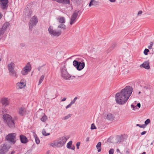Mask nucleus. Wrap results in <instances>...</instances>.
Returning <instances> with one entry per match:
<instances>
[{"label": "nucleus", "mask_w": 154, "mask_h": 154, "mask_svg": "<svg viewBox=\"0 0 154 154\" xmlns=\"http://www.w3.org/2000/svg\"><path fill=\"white\" fill-rule=\"evenodd\" d=\"M132 91V88L128 86L122 89L120 92L117 93L115 95L116 103L119 105L125 103L131 96Z\"/></svg>", "instance_id": "f257e3e1"}, {"label": "nucleus", "mask_w": 154, "mask_h": 154, "mask_svg": "<svg viewBox=\"0 0 154 154\" xmlns=\"http://www.w3.org/2000/svg\"><path fill=\"white\" fill-rule=\"evenodd\" d=\"M3 118L4 123L9 128L13 129L15 128V123L12 117L10 115L4 114L3 115Z\"/></svg>", "instance_id": "f03ea898"}, {"label": "nucleus", "mask_w": 154, "mask_h": 154, "mask_svg": "<svg viewBox=\"0 0 154 154\" xmlns=\"http://www.w3.org/2000/svg\"><path fill=\"white\" fill-rule=\"evenodd\" d=\"M61 77L65 80H70L71 76L68 73L67 70L64 63L61 64L60 67Z\"/></svg>", "instance_id": "7ed1b4c3"}, {"label": "nucleus", "mask_w": 154, "mask_h": 154, "mask_svg": "<svg viewBox=\"0 0 154 154\" xmlns=\"http://www.w3.org/2000/svg\"><path fill=\"white\" fill-rule=\"evenodd\" d=\"M48 31L50 34L54 37H57L61 35L62 31L61 30H55L53 29V27L50 26L48 28Z\"/></svg>", "instance_id": "20e7f679"}, {"label": "nucleus", "mask_w": 154, "mask_h": 154, "mask_svg": "<svg viewBox=\"0 0 154 154\" xmlns=\"http://www.w3.org/2000/svg\"><path fill=\"white\" fill-rule=\"evenodd\" d=\"M16 134L15 133L9 134L6 137L5 139L11 144H14L16 142Z\"/></svg>", "instance_id": "39448f33"}, {"label": "nucleus", "mask_w": 154, "mask_h": 154, "mask_svg": "<svg viewBox=\"0 0 154 154\" xmlns=\"http://www.w3.org/2000/svg\"><path fill=\"white\" fill-rule=\"evenodd\" d=\"M38 19L36 16H33L30 19L29 22V27L30 30L32 31V28L37 23Z\"/></svg>", "instance_id": "423d86ee"}, {"label": "nucleus", "mask_w": 154, "mask_h": 154, "mask_svg": "<svg viewBox=\"0 0 154 154\" xmlns=\"http://www.w3.org/2000/svg\"><path fill=\"white\" fill-rule=\"evenodd\" d=\"M73 64L74 67L79 71L83 69L85 67V63L84 62H81L76 60H74L73 62Z\"/></svg>", "instance_id": "0eeeda50"}, {"label": "nucleus", "mask_w": 154, "mask_h": 154, "mask_svg": "<svg viewBox=\"0 0 154 154\" xmlns=\"http://www.w3.org/2000/svg\"><path fill=\"white\" fill-rule=\"evenodd\" d=\"M67 139L65 137H60L56 140L59 147L63 146L66 143Z\"/></svg>", "instance_id": "6e6552de"}, {"label": "nucleus", "mask_w": 154, "mask_h": 154, "mask_svg": "<svg viewBox=\"0 0 154 154\" xmlns=\"http://www.w3.org/2000/svg\"><path fill=\"white\" fill-rule=\"evenodd\" d=\"M79 11H75L74 12L71 16L70 20V24L72 25L76 21V19L78 16V14L79 13Z\"/></svg>", "instance_id": "1a4fd4ad"}, {"label": "nucleus", "mask_w": 154, "mask_h": 154, "mask_svg": "<svg viewBox=\"0 0 154 154\" xmlns=\"http://www.w3.org/2000/svg\"><path fill=\"white\" fill-rule=\"evenodd\" d=\"M9 148L6 145L2 144L0 146V154H6L9 151Z\"/></svg>", "instance_id": "9d476101"}, {"label": "nucleus", "mask_w": 154, "mask_h": 154, "mask_svg": "<svg viewBox=\"0 0 154 154\" xmlns=\"http://www.w3.org/2000/svg\"><path fill=\"white\" fill-rule=\"evenodd\" d=\"M8 0H0V5L2 9L7 8L8 7Z\"/></svg>", "instance_id": "9b49d317"}, {"label": "nucleus", "mask_w": 154, "mask_h": 154, "mask_svg": "<svg viewBox=\"0 0 154 154\" xmlns=\"http://www.w3.org/2000/svg\"><path fill=\"white\" fill-rule=\"evenodd\" d=\"M18 113L20 116H24L27 114L26 109L24 107L20 108L18 109Z\"/></svg>", "instance_id": "f8f14e48"}, {"label": "nucleus", "mask_w": 154, "mask_h": 154, "mask_svg": "<svg viewBox=\"0 0 154 154\" xmlns=\"http://www.w3.org/2000/svg\"><path fill=\"white\" fill-rule=\"evenodd\" d=\"M105 117L106 119L110 121H113L115 118L114 115L110 113H108Z\"/></svg>", "instance_id": "ddd939ff"}, {"label": "nucleus", "mask_w": 154, "mask_h": 154, "mask_svg": "<svg viewBox=\"0 0 154 154\" xmlns=\"http://www.w3.org/2000/svg\"><path fill=\"white\" fill-rule=\"evenodd\" d=\"M21 142L23 143H26L28 142L27 138L23 135L21 134L20 136Z\"/></svg>", "instance_id": "4468645a"}, {"label": "nucleus", "mask_w": 154, "mask_h": 154, "mask_svg": "<svg viewBox=\"0 0 154 154\" xmlns=\"http://www.w3.org/2000/svg\"><path fill=\"white\" fill-rule=\"evenodd\" d=\"M26 85V83L20 81V82L17 83L16 84V88L17 89L23 88Z\"/></svg>", "instance_id": "2eb2a0df"}, {"label": "nucleus", "mask_w": 154, "mask_h": 154, "mask_svg": "<svg viewBox=\"0 0 154 154\" xmlns=\"http://www.w3.org/2000/svg\"><path fill=\"white\" fill-rule=\"evenodd\" d=\"M14 67L15 64L13 61L11 62L10 63L8 64V67L9 72L14 70Z\"/></svg>", "instance_id": "dca6fc26"}, {"label": "nucleus", "mask_w": 154, "mask_h": 154, "mask_svg": "<svg viewBox=\"0 0 154 154\" xmlns=\"http://www.w3.org/2000/svg\"><path fill=\"white\" fill-rule=\"evenodd\" d=\"M1 103L3 105L6 106L9 104V101L7 98H2L1 100Z\"/></svg>", "instance_id": "f3484780"}, {"label": "nucleus", "mask_w": 154, "mask_h": 154, "mask_svg": "<svg viewBox=\"0 0 154 154\" xmlns=\"http://www.w3.org/2000/svg\"><path fill=\"white\" fill-rule=\"evenodd\" d=\"M140 66H142L147 69H148L150 68L149 63L147 61L144 62L143 64L140 65Z\"/></svg>", "instance_id": "a211bd4d"}, {"label": "nucleus", "mask_w": 154, "mask_h": 154, "mask_svg": "<svg viewBox=\"0 0 154 154\" xmlns=\"http://www.w3.org/2000/svg\"><path fill=\"white\" fill-rule=\"evenodd\" d=\"M10 75L14 78H17L18 77V75L17 72L14 70L9 72Z\"/></svg>", "instance_id": "6ab92c4d"}, {"label": "nucleus", "mask_w": 154, "mask_h": 154, "mask_svg": "<svg viewBox=\"0 0 154 154\" xmlns=\"http://www.w3.org/2000/svg\"><path fill=\"white\" fill-rule=\"evenodd\" d=\"M23 68L26 70L30 72L31 69V66L29 62H28Z\"/></svg>", "instance_id": "aec40b11"}, {"label": "nucleus", "mask_w": 154, "mask_h": 154, "mask_svg": "<svg viewBox=\"0 0 154 154\" xmlns=\"http://www.w3.org/2000/svg\"><path fill=\"white\" fill-rule=\"evenodd\" d=\"M57 20L60 23H65V19L64 17H59L57 18Z\"/></svg>", "instance_id": "412c9836"}, {"label": "nucleus", "mask_w": 154, "mask_h": 154, "mask_svg": "<svg viewBox=\"0 0 154 154\" xmlns=\"http://www.w3.org/2000/svg\"><path fill=\"white\" fill-rule=\"evenodd\" d=\"M98 2L95 0H91L90 2L89 6L91 7L92 5H97Z\"/></svg>", "instance_id": "4be33fe9"}, {"label": "nucleus", "mask_w": 154, "mask_h": 154, "mask_svg": "<svg viewBox=\"0 0 154 154\" xmlns=\"http://www.w3.org/2000/svg\"><path fill=\"white\" fill-rule=\"evenodd\" d=\"M101 143L100 142H98L96 145V147L98 149V152H100L101 150Z\"/></svg>", "instance_id": "5701e85b"}, {"label": "nucleus", "mask_w": 154, "mask_h": 154, "mask_svg": "<svg viewBox=\"0 0 154 154\" xmlns=\"http://www.w3.org/2000/svg\"><path fill=\"white\" fill-rule=\"evenodd\" d=\"M25 12L27 13L26 15L29 17H30L32 14V11L29 10H26L25 11Z\"/></svg>", "instance_id": "b1692460"}, {"label": "nucleus", "mask_w": 154, "mask_h": 154, "mask_svg": "<svg viewBox=\"0 0 154 154\" xmlns=\"http://www.w3.org/2000/svg\"><path fill=\"white\" fill-rule=\"evenodd\" d=\"M50 145L51 146H52L53 147H59L56 140L54 142L51 143L50 144Z\"/></svg>", "instance_id": "393cba45"}, {"label": "nucleus", "mask_w": 154, "mask_h": 154, "mask_svg": "<svg viewBox=\"0 0 154 154\" xmlns=\"http://www.w3.org/2000/svg\"><path fill=\"white\" fill-rule=\"evenodd\" d=\"M9 25L10 23H9L6 22L3 25L2 28L5 30L9 26Z\"/></svg>", "instance_id": "a878e982"}, {"label": "nucleus", "mask_w": 154, "mask_h": 154, "mask_svg": "<svg viewBox=\"0 0 154 154\" xmlns=\"http://www.w3.org/2000/svg\"><path fill=\"white\" fill-rule=\"evenodd\" d=\"M29 72L28 71L26 70L24 68H23L21 72V73L23 75H26L28 74V73Z\"/></svg>", "instance_id": "bb28decb"}, {"label": "nucleus", "mask_w": 154, "mask_h": 154, "mask_svg": "<svg viewBox=\"0 0 154 154\" xmlns=\"http://www.w3.org/2000/svg\"><path fill=\"white\" fill-rule=\"evenodd\" d=\"M48 119L47 116L45 115L44 114V115L42 117L41 119V120L43 122H45Z\"/></svg>", "instance_id": "cd10ccee"}, {"label": "nucleus", "mask_w": 154, "mask_h": 154, "mask_svg": "<svg viewBox=\"0 0 154 154\" xmlns=\"http://www.w3.org/2000/svg\"><path fill=\"white\" fill-rule=\"evenodd\" d=\"M116 140V143H118V142H120L123 141L122 137L120 136H118L117 137Z\"/></svg>", "instance_id": "c85d7f7f"}, {"label": "nucleus", "mask_w": 154, "mask_h": 154, "mask_svg": "<svg viewBox=\"0 0 154 154\" xmlns=\"http://www.w3.org/2000/svg\"><path fill=\"white\" fill-rule=\"evenodd\" d=\"M34 137H35V140L36 143L37 144H39L40 143V140L38 138V137H37V136L36 134H35L34 135Z\"/></svg>", "instance_id": "c756f323"}, {"label": "nucleus", "mask_w": 154, "mask_h": 154, "mask_svg": "<svg viewBox=\"0 0 154 154\" xmlns=\"http://www.w3.org/2000/svg\"><path fill=\"white\" fill-rule=\"evenodd\" d=\"M57 28H60L62 29L63 30H65L66 29V26L63 24H60L58 26Z\"/></svg>", "instance_id": "7c9ffc66"}, {"label": "nucleus", "mask_w": 154, "mask_h": 154, "mask_svg": "<svg viewBox=\"0 0 154 154\" xmlns=\"http://www.w3.org/2000/svg\"><path fill=\"white\" fill-rule=\"evenodd\" d=\"M44 77L45 76L43 75H42L40 77L39 79L38 85H40L42 82L44 78Z\"/></svg>", "instance_id": "2f4dec72"}, {"label": "nucleus", "mask_w": 154, "mask_h": 154, "mask_svg": "<svg viewBox=\"0 0 154 154\" xmlns=\"http://www.w3.org/2000/svg\"><path fill=\"white\" fill-rule=\"evenodd\" d=\"M72 116V114H68L67 116L63 117L62 119V120H66L69 119Z\"/></svg>", "instance_id": "473e14b6"}, {"label": "nucleus", "mask_w": 154, "mask_h": 154, "mask_svg": "<svg viewBox=\"0 0 154 154\" xmlns=\"http://www.w3.org/2000/svg\"><path fill=\"white\" fill-rule=\"evenodd\" d=\"M72 141H69L67 144V147L68 149L71 148V145H72Z\"/></svg>", "instance_id": "72a5a7b5"}, {"label": "nucleus", "mask_w": 154, "mask_h": 154, "mask_svg": "<svg viewBox=\"0 0 154 154\" xmlns=\"http://www.w3.org/2000/svg\"><path fill=\"white\" fill-rule=\"evenodd\" d=\"M42 133L43 135L45 136H47L50 135L49 133H47L45 129H43L42 131Z\"/></svg>", "instance_id": "f704fd0d"}, {"label": "nucleus", "mask_w": 154, "mask_h": 154, "mask_svg": "<svg viewBox=\"0 0 154 154\" xmlns=\"http://www.w3.org/2000/svg\"><path fill=\"white\" fill-rule=\"evenodd\" d=\"M149 51V50L148 49L146 48L143 51V53L145 55H146L148 54V53Z\"/></svg>", "instance_id": "c9c22d12"}, {"label": "nucleus", "mask_w": 154, "mask_h": 154, "mask_svg": "<svg viewBox=\"0 0 154 154\" xmlns=\"http://www.w3.org/2000/svg\"><path fill=\"white\" fill-rule=\"evenodd\" d=\"M77 97H75L74 99L70 103L72 105L75 102V101H76V100L77 99Z\"/></svg>", "instance_id": "e433bc0d"}, {"label": "nucleus", "mask_w": 154, "mask_h": 154, "mask_svg": "<svg viewBox=\"0 0 154 154\" xmlns=\"http://www.w3.org/2000/svg\"><path fill=\"white\" fill-rule=\"evenodd\" d=\"M5 31V30L2 28L0 29V36L4 33Z\"/></svg>", "instance_id": "4c0bfd02"}, {"label": "nucleus", "mask_w": 154, "mask_h": 154, "mask_svg": "<svg viewBox=\"0 0 154 154\" xmlns=\"http://www.w3.org/2000/svg\"><path fill=\"white\" fill-rule=\"evenodd\" d=\"M114 150L113 149H111L109 151V154H113Z\"/></svg>", "instance_id": "58836bf2"}, {"label": "nucleus", "mask_w": 154, "mask_h": 154, "mask_svg": "<svg viewBox=\"0 0 154 154\" xmlns=\"http://www.w3.org/2000/svg\"><path fill=\"white\" fill-rule=\"evenodd\" d=\"M91 130H94L96 129V128L94 123L91 124Z\"/></svg>", "instance_id": "ea45409f"}, {"label": "nucleus", "mask_w": 154, "mask_h": 154, "mask_svg": "<svg viewBox=\"0 0 154 154\" xmlns=\"http://www.w3.org/2000/svg\"><path fill=\"white\" fill-rule=\"evenodd\" d=\"M150 122V120L149 119H147L145 122V124L146 125Z\"/></svg>", "instance_id": "a19ab883"}, {"label": "nucleus", "mask_w": 154, "mask_h": 154, "mask_svg": "<svg viewBox=\"0 0 154 154\" xmlns=\"http://www.w3.org/2000/svg\"><path fill=\"white\" fill-rule=\"evenodd\" d=\"M153 45V43L152 42H151L150 45L148 47L149 49H151L152 48V46Z\"/></svg>", "instance_id": "79ce46f5"}, {"label": "nucleus", "mask_w": 154, "mask_h": 154, "mask_svg": "<svg viewBox=\"0 0 154 154\" xmlns=\"http://www.w3.org/2000/svg\"><path fill=\"white\" fill-rule=\"evenodd\" d=\"M80 144V142H78L77 143L76 146H77V148L78 149H79V146Z\"/></svg>", "instance_id": "37998d69"}, {"label": "nucleus", "mask_w": 154, "mask_h": 154, "mask_svg": "<svg viewBox=\"0 0 154 154\" xmlns=\"http://www.w3.org/2000/svg\"><path fill=\"white\" fill-rule=\"evenodd\" d=\"M72 105V104L70 103L67 106H66V109H67L68 108H69L71 107Z\"/></svg>", "instance_id": "c03bdc74"}, {"label": "nucleus", "mask_w": 154, "mask_h": 154, "mask_svg": "<svg viewBox=\"0 0 154 154\" xmlns=\"http://www.w3.org/2000/svg\"><path fill=\"white\" fill-rule=\"evenodd\" d=\"M146 125L144 124L142 125H141V126H140V128H144L146 127Z\"/></svg>", "instance_id": "a18cd8bd"}, {"label": "nucleus", "mask_w": 154, "mask_h": 154, "mask_svg": "<svg viewBox=\"0 0 154 154\" xmlns=\"http://www.w3.org/2000/svg\"><path fill=\"white\" fill-rule=\"evenodd\" d=\"M143 13V12L142 11H139L137 13V15H139Z\"/></svg>", "instance_id": "49530a36"}, {"label": "nucleus", "mask_w": 154, "mask_h": 154, "mask_svg": "<svg viewBox=\"0 0 154 154\" xmlns=\"http://www.w3.org/2000/svg\"><path fill=\"white\" fill-rule=\"evenodd\" d=\"M146 133V131H144L142 132L141 133V135H143L145 134Z\"/></svg>", "instance_id": "de8ad7c7"}, {"label": "nucleus", "mask_w": 154, "mask_h": 154, "mask_svg": "<svg viewBox=\"0 0 154 154\" xmlns=\"http://www.w3.org/2000/svg\"><path fill=\"white\" fill-rule=\"evenodd\" d=\"M116 44H113L112 46H111V47L112 48H114L115 47H116Z\"/></svg>", "instance_id": "09e8293b"}, {"label": "nucleus", "mask_w": 154, "mask_h": 154, "mask_svg": "<svg viewBox=\"0 0 154 154\" xmlns=\"http://www.w3.org/2000/svg\"><path fill=\"white\" fill-rule=\"evenodd\" d=\"M137 106L139 108L140 107V103H138L137 105Z\"/></svg>", "instance_id": "8fccbe9b"}, {"label": "nucleus", "mask_w": 154, "mask_h": 154, "mask_svg": "<svg viewBox=\"0 0 154 154\" xmlns=\"http://www.w3.org/2000/svg\"><path fill=\"white\" fill-rule=\"evenodd\" d=\"M66 100V97L63 98L61 100V101L63 102L65 101Z\"/></svg>", "instance_id": "3c124183"}, {"label": "nucleus", "mask_w": 154, "mask_h": 154, "mask_svg": "<svg viewBox=\"0 0 154 154\" xmlns=\"http://www.w3.org/2000/svg\"><path fill=\"white\" fill-rule=\"evenodd\" d=\"M70 149H71L72 150H74L75 149V146H73L72 147L71 146V148H69Z\"/></svg>", "instance_id": "603ef678"}, {"label": "nucleus", "mask_w": 154, "mask_h": 154, "mask_svg": "<svg viewBox=\"0 0 154 154\" xmlns=\"http://www.w3.org/2000/svg\"><path fill=\"white\" fill-rule=\"evenodd\" d=\"M89 139H90V138H89V137H87L86 138V142H88V141H89Z\"/></svg>", "instance_id": "864d4df0"}, {"label": "nucleus", "mask_w": 154, "mask_h": 154, "mask_svg": "<svg viewBox=\"0 0 154 154\" xmlns=\"http://www.w3.org/2000/svg\"><path fill=\"white\" fill-rule=\"evenodd\" d=\"M109 1L112 2H116V0H109Z\"/></svg>", "instance_id": "5fc2aeb1"}, {"label": "nucleus", "mask_w": 154, "mask_h": 154, "mask_svg": "<svg viewBox=\"0 0 154 154\" xmlns=\"http://www.w3.org/2000/svg\"><path fill=\"white\" fill-rule=\"evenodd\" d=\"M42 66H39V67L38 68V71H40V69H41L42 67Z\"/></svg>", "instance_id": "6e6d98bb"}, {"label": "nucleus", "mask_w": 154, "mask_h": 154, "mask_svg": "<svg viewBox=\"0 0 154 154\" xmlns=\"http://www.w3.org/2000/svg\"><path fill=\"white\" fill-rule=\"evenodd\" d=\"M15 152L14 151H13L11 152L10 154H14Z\"/></svg>", "instance_id": "4d7b16f0"}, {"label": "nucleus", "mask_w": 154, "mask_h": 154, "mask_svg": "<svg viewBox=\"0 0 154 154\" xmlns=\"http://www.w3.org/2000/svg\"><path fill=\"white\" fill-rule=\"evenodd\" d=\"M136 126H137L139 127L140 128V126H141V125L139 124H137L136 125Z\"/></svg>", "instance_id": "13d9d810"}, {"label": "nucleus", "mask_w": 154, "mask_h": 154, "mask_svg": "<svg viewBox=\"0 0 154 154\" xmlns=\"http://www.w3.org/2000/svg\"><path fill=\"white\" fill-rule=\"evenodd\" d=\"M20 45L22 46H25V45L23 43H21L20 44Z\"/></svg>", "instance_id": "bf43d9fd"}, {"label": "nucleus", "mask_w": 154, "mask_h": 154, "mask_svg": "<svg viewBox=\"0 0 154 154\" xmlns=\"http://www.w3.org/2000/svg\"><path fill=\"white\" fill-rule=\"evenodd\" d=\"M131 107L133 108H134V106L133 105H131Z\"/></svg>", "instance_id": "052dcab7"}, {"label": "nucleus", "mask_w": 154, "mask_h": 154, "mask_svg": "<svg viewBox=\"0 0 154 154\" xmlns=\"http://www.w3.org/2000/svg\"><path fill=\"white\" fill-rule=\"evenodd\" d=\"M116 151L117 152H119L120 151L119 150V149H117Z\"/></svg>", "instance_id": "680f3d73"}, {"label": "nucleus", "mask_w": 154, "mask_h": 154, "mask_svg": "<svg viewBox=\"0 0 154 154\" xmlns=\"http://www.w3.org/2000/svg\"><path fill=\"white\" fill-rule=\"evenodd\" d=\"M126 152V153H127L128 154L129 153V152L128 151H127Z\"/></svg>", "instance_id": "e2e57ef3"}, {"label": "nucleus", "mask_w": 154, "mask_h": 154, "mask_svg": "<svg viewBox=\"0 0 154 154\" xmlns=\"http://www.w3.org/2000/svg\"><path fill=\"white\" fill-rule=\"evenodd\" d=\"M142 154H146V152H143Z\"/></svg>", "instance_id": "0e129e2a"}, {"label": "nucleus", "mask_w": 154, "mask_h": 154, "mask_svg": "<svg viewBox=\"0 0 154 154\" xmlns=\"http://www.w3.org/2000/svg\"><path fill=\"white\" fill-rule=\"evenodd\" d=\"M144 88H146V89H147V88H146V87H144Z\"/></svg>", "instance_id": "69168bd1"}, {"label": "nucleus", "mask_w": 154, "mask_h": 154, "mask_svg": "<svg viewBox=\"0 0 154 154\" xmlns=\"http://www.w3.org/2000/svg\"><path fill=\"white\" fill-rule=\"evenodd\" d=\"M153 144V143H152L151 144V145H152Z\"/></svg>", "instance_id": "338daca9"}, {"label": "nucleus", "mask_w": 154, "mask_h": 154, "mask_svg": "<svg viewBox=\"0 0 154 154\" xmlns=\"http://www.w3.org/2000/svg\"><path fill=\"white\" fill-rule=\"evenodd\" d=\"M1 60V59L0 58V61Z\"/></svg>", "instance_id": "774afa93"}]
</instances>
